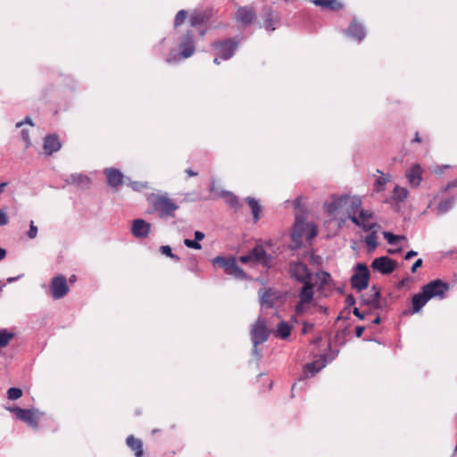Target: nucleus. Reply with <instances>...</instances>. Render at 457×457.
Here are the masks:
<instances>
[{
  "instance_id": "1",
  "label": "nucleus",
  "mask_w": 457,
  "mask_h": 457,
  "mask_svg": "<svg viewBox=\"0 0 457 457\" xmlns=\"http://www.w3.org/2000/svg\"><path fill=\"white\" fill-rule=\"evenodd\" d=\"M179 52L170 49L165 58L169 64L178 63L184 59H187L195 53V35L192 30H187L179 37L178 44Z\"/></svg>"
},
{
  "instance_id": "2",
  "label": "nucleus",
  "mask_w": 457,
  "mask_h": 457,
  "mask_svg": "<svg viewBox=\"0 0 457 457\" xmlns=\"http://www.w3.org/2000/svg\"><path fill=\"white\" fill-rule=\"evenodd\" d=\"M147 201L153 208L154 212H158L161 219H169L175 217V212L179 209V205L168 195L151 194L147 197Z\"/></svg>"
},
{
  "instance_id": "3",
  "label": "nucleus",
  "mask_w": 457,
  "mask_h": 457,
  "mask_svg": "<svg viewBox=\"0 0 457 457\" xmlns=\"http://www.w3.org/2000/svg\"><path fill=\"white\" fill-rule=\"evenodd\" d=\"M287 272L290 278L302 284V287L314 289L312 275L305 263L299 261H292L288 263Z\"/></svg>"
},
{
  "instance_id": "4",
  "label": "nucleus",
  "mask_w": 457,
  "mask_h": 457,
  "mask_svg": "<svg viewBox=\"0 0 457 457\" xmlns=\"http://www.w3.org/2000/svg\"><path fill=\"white\" fill-rule=\"evenodd\" d=\"M345 213L353 224L365 232H370L378 227V224H364L361 222L360 219L357 217L360 210H361V199L359 196L348 195Z\"/></svg>"
},
{
  "instance_id": "5",
  "label": "nucleus",
  "mask_w": 457,
  "mask_h": 457,
  "mask_svg": "<svg viewBox=\"0 0 457 457\" xmlns=\"http://www.w3.org/2000/svg\"><path fill=\"white\" fill-rule=\"evenodd\" d=\"M239 43L240 40L237 37L227 38L213 42L212 47L222 61H227L233 57L238 48Z\"/></svg>"
},
{
  "instance_id": "6",
  "label": "nucleus",
  "mask_w": 457,
  "mask_h": 457,
  "mask_svg": "<svg viewBox=\"0 0 457 457\" xmlns=\"http://www.w3.org/2000/svg\"><path fill=\"white\" fill-rule=\"evenodd\" d=\"M8 410L16 415V418L27 423L31 428H38V420L42 413L37 409H22L21 407H12Z\"/></svg>"
},
{
  "instance_id": "7",
  "label": "nucleus",
  "mask_w": 457,
  "mask_h": 457,
  "mask_svg": "<svg viewBox=\"0 0 457 457\" xmlns=\"http://www.w3.org/2000/svg\"><path fill=\"white\" fill-rule=\"evenodd\" d=\"M370 270L363 263H357L354 273L351 277L350 282L353 288L358 292H361L369 286Z\"/></svg>"
},
{
  "instance_id": "8",
  "label": "nucleus",
  "mask_w": 457,
  "mask_h": 457,
  "mask_svg": "<svg viewBox=\"0 0 457 457\" xmlns=\"http://www.w3.org/2000/svg\"><path fill=\"white\" fill-rule=\"evenodd\" d=\"M449 284L441 279H434L421 287L424 294L427 295L428 299L436 298L443 300L446 296L449 290Z\"/></svg>"
},
{
  "instance_id": "9",
  "label": "nucleus",
  "mask_w": 457,
  "mask_h": 457,
  "mask_svg": "<svg viewBox=\"0 0 457 457\" xmlns=\"http://www.w3.org/2000/svg\"><path fill=\"white\" fill-rule=\"evenodd\" d=\"M299 301L295 304V311L296 315L303 316L307 312L314 296V289L307 287H302L299 290Z\"/></svg>"
},
{
  "instance_id": "10",
  "label": "nucleus",
  "mask_w": 457,
  "mask_h": 457,
  "mask_svg": "<svg viewBox=\"0 0 457 457\" xmlns=\"http://www.w3.org/2000/svg\"><path fill=\"white\" fill-rule=\"evenodd\" d=\"M270 331L267 328L266 321L259 317L251 329V340L253 345H261L268 340Z\"/></svg>"
},
{
  "instance_id": "11",
  "label": "nucleus",
  "mask_w": 457,
  "mask_h": 457,
  "mask_svg": "<svg viewBox=\"0 0 457 457\" xmlns=\"http://www.w3.org/2000/svg\"><path fill=\"white\" fill-rule=\"evenodd\" d=\"M51 295L54 299H61L69 292L67 279L63 275L54 277L50 283Z\"/></svg>"
},
{
  "instance_id": "12",
  "label": "nucleus",
  "mask_w": 457,
  "mask_h": 457,
  "mask_svg": "<svg viewBox=\"0 0 457 457\" xmlns=\"http://www.w3.org/2000/svg\"><path fill=\"white\" fill-rule=\"evenodd\" d=\"M234 20L244 26H249L256 20V13L252 5H245L237 7Z\"/></svg>"
},
{
  "instance_id": "13",
  "label": "nucleus",
  "mask_w": 457,
  "mask_h": 457,
  "mask_svg": "<svg viewBox=\"0 0 457 457\" xmlns=\"http://www.w3.org/2000/svg\"><path fill=\"white\" fill-rule=\"evenodd\" d=\"M396 266V262L387 256H380L372 261L371 268L381 274L392 273Z\"/></svg>"
},
{
  "instance_id": "14",
  "label": "nucleus",
  "mask_w": 457,
  "mask_h": 457,
  "mask_svg": "<svg viewBox=\"0 0 457 457\" xmlns=\"http://www.w3.org/2000/svg\"><path fill=\"white\" fill-rule=\"evenodd\" d=\"M345 34L353 40L361 42L366 37V29L356 18H353L349 27L345 30Z\"/></svg>"
},
{
  "instance_id": "15",
  "label": "nucleus",
  "mask_w": 457,
  "mask_h": 457,
  "mask_svg": "<svg viewBox=\"0 0 457 457\" xmlns=\"http://www.w3.org/2000/svg\"><path fill=\"white\" fill-rule=\"evenodd\" d=\"M327 363H328L327 355L325 353H323L320 355L319 360L306 363L303 366V377L305 378L313 377L316 373H318L324 367H326Z\"/></svg>"
},
{
  "instance_id": "16",
  "label": "nucleus",
  "mask_w": 457,
  "mask_h": 457,
  "mask_svg": "<svg viewBox=\"0 0 457 457\" xmlns=\"http://www.w3.org/2000/svg\"><path fill=\"white\" fill-rule=\"evenodd\" d=\"M361 304L368 305L372 309L378 310L382 307L381 294L376 286L370 288V294L361 295Z\"/></svg>"
},
{
  "instance_id": "17",
  "label": "nucleus",
  "mask_w": 457,
  "mask_h": 457,
  "mask_svg": "<svg viewBox=\"0 0 457 457\" xmlns=\"http://www.w3.org/2000/svg\"><path fill=\"white\" fill-rule=\"evenodd\" d=\"M348 195H342L340 196L333 195L332 201L325 204L326 211L332 215H336L339 211L346 210Z\"/></svg>"
},
{
  "instance_id": "18",
  "label": "nucleus",
  "mask_w": 457,
  "mask_h": 457,
  "mask_svg": "<svg viewBox=\"0 0 457 457\" xmlns=\"http://www.w3.org/2000/svg\"><path fill=\"white\" fill-rule=\"evenodd\" d=\"M279 17L269 6L263 9V28L270 32L274 31L279 24Z\"/></svg>"
},
{
  "instance_id": "19",
  "label": "nucleus",
  "mask_w": 457,
  "mask_h": 457,
  "mask_svg": "<svg viewBox=\"0 0 457 457\" xmlns=\"http://www.w3.org/2000/svg\"><path fill=\"white\" fill-rule=\"evenodd\" d=\"M104 174L107 178V184L111 187L116 188L126 182L127 178L117 169L107 168L104 170Z\"/></svg>"
},
{
  "instance_id": "20",
  "label": "nucleus",
  "mask_w": 457,
  "mask_h": 457,
  "mask_svg": "<svg viewBox=\"0 0 457 457\" xmlns=\"http://www.w3.org/2000/svg\"><path fill=\"white\" fill-rule=\"evenodd\" d=\"M151 229L150 223L146 222L142 219H137L133 221L131 232L134 237L138 238L146 237Z\"/></svg>"
},
{
  "instance_id": "21",
  "label": "nucleus",
  "mask_w": 457,
  "mask_h": 457,
  "mask_svg": "<svg viewBox=\"0 0 457 457\" xmlns=\"http://www.w3.org/2000/svg\"><path fill=\"white\" fill-rule=\"evenodd\" d=\"M64 181L69 185H76L83 190L87 189L91 183L90 179L81 173L71 174L64 179Z\"/></svg>"
},
{
  "instance_id": "22",
  "label": "nucleus",
  "mask_w": 457,
  "mask_h": 457,
  "mask_svg": "<svg viewBox=\"0 0 457 457\" xmlns=\"http://www.w3.org/2000/svg\"><path fill=\"white\" fill-rule=\"evenodd\" d=\"M405 177L411 186L417 187L422 181V170L420 164L412 165L405 172Z\"/></svg>"
},
{
  "instance_id": "23",
  "label": "nucleus",
  "mask_w": 457,
  "mask_h": 457,
  "mask_svg": "<svg viewBox=\"0 0 457 457\" xmlns=\"http://www.w3.org/2000/svg\"><path fill=\"white\" fill-rule=\"evenodd\" d=\"M252 261L254 262H260L264 266H269L271 256L266 253L262 245H256L249 252Z\"/></svg>"
},
{
  "instance_id": "24",
  "label": "nucleus",
  "mask_w": 457,
  "mask_h": 457,
  "mask_svg": "<svg viewBox=\"0 0 457 457\" xmlns=\"http://www.w3.org/2000/svg\"><path fill=\"white\" fill-rule=\"evenodd\" d=\"M62 147V144L55 135H47L44 138V151L46 154L51 155L52 154L59 151Z\"/></svg>"
},
{
  "instance_id": "25",
  "label": "nucleus",
  "mask_w": 457,
  "mask_h": 457,
  "mask_svg": "<svg viewBox=\"0 0 457 457\" xmlns=\"http://www.w3.org/2000/svg\"><path fill=\"white\" fill-rule=\"evenodd\" d=\"M428 301V297L427 296L426 294L423 293L422 290H420V293L415 294L411 297V313L414 314L420 312Z\"/></svg>"
},
{
  "instance_id": "26",
  "label": "nucleus",
  "mask_w": 457,
  "mask_h": 457,
  "mask_svg": "<svg viewBox=\"0 0 457 457\" xmlns=\"http://www.w3.org/2000/svg\"><path fill=\"white\" fill-rule=\"evenodd\" d=\"M316 6L330 10L339 11L344 8V4L339 0H310Z\"/></svg>"
},
{
  "instance_id": "27",
  "label": "nucleus",
  "mask_w": 457,
  "mask_h": 457,
  "mask_svg": "<svg viewBox=\"0 0 457 457\" xmlns=\"http://www.w3.org/2000/svg\"><path fill=\"white\" fill-rule=\"evenodd\" d=\"M127 445L134 452L136 457H142L143 444L140 439L129 436L126 440Z\"/></svg>"
},
{
  "instance_id": "28",
  "label": "nucleus",
  "mask_w": 457,
  "mask_h": 457,
  "mask_svg": "<svg viewBox=\"0 0 457 457\" xmlns=\"http://www.w3.org/2000/svg\"><path fill=\"white\" fill-rule=\"evenodd\" d=\"M226 273L228 275L233 276L237 279H245L247 277L243 269L239 267L238 264L237 263L236 258L234 259V261H231V264L227 269Z\"/></svg>"
},
{
  "instance_id": "29",
  "label": "nucleus",
  "mask_w": 457,
  "mask_h": 457,
  "mask_svg": "<svg viewBox=\"0 0 457 457\" xmlns=\"http://www.w3.org/2000/svg\"><path fill=\"white\" fill-rule=\"evenodd\" d=\"M245 202L248 204L251 208L253 219L254 222H257L260 219V213L262 211V207L259 204L258 201L254 197L248 196L245 198Z\"/></svg>"
},
{
  "instance_id": "30",
  "label": "nucleus",
  "mask_w": 457,
  "mask_h": 457,
  "mask_svg": "<svg viewBox=\"0 0 457 457\" xmlns=\"http://www.w3.org/2000/svg\"><path fill=\"white\" fill-rule=\"evenodd\" d=\"M457 197L452 196L445 200H442L437 205V211L440 214H445L453 208L455 205Z\"/></svg>"
},
{
  "instance_id": "31",
  "label": "nucleus",
  "mask_w": 457,
  "mask_h": 457,
  "mask_svg": "<svg viewBox=\"0 0 457 457\" xmlns=\"http://www.w3.org/2000/svg\"><path fill=\"white\" fill-rule=\"evenodd\" d=\"M292 331V327L287 321H281L277 325L276 336L281 339H287Z\"/></svg>"
},
{
  "instance_id": "32",
  "label": "nucleus",
  "mask_w": 457,
  "mask_h": 457,
  "mask_svg": "<svg viewBox=\"0 0 457 457\" xmlns=\"http://www.w3.org/2000/svg\"><path fill=\"white\" fill-rule=\"evenodd\" d=\"M225 196V202L227 204L230 205L236 210H238L242 205L239 203V199L236 195H234L232 192L225 191L222 195Z\"/></svg>"
},
{
  "instance_id": "33",
  "label": "nucleus",
  "mask_w": 457,
  "mask_h": 457,
  "mask_svg": "<svg viewBox=\"0 0 457 457\" xmlns=\"http://www.w3.org/2000/svg\"><path fill=\"white\" fill-rule=\"evenodd\" d=\"M409 191L405 187L396 186L393 191V199L395 202H403L407 198Z\"/></svg>"
},
{
  "instance_id": "34",
  "label": "nucleus",
  "mask_w": 457,
  "mask_h": 457,
  "mask_svg": "<svg viewBox=\"0 0 457 457\" xmlns=\"http://www.w3.org/2000/svg\"><path fill=\"white\" fill-rule=\"evenodd\" d=\"M14 337V333L5 328L0 329V349L7 346L10 341Z\"/></svg>"
},
{
  "instance_id": "35",
  "label": "nucleus",
  "mask_w": 457,
  "mask_h": 457,
  "mask_svg": "<svg viewBox=\"0 0 457 457\" xmlns=\"http://www.w3.org/2000/svg\"><path fill=\"white\" fill-rule=\"evenodd\" d=\"M383 237L391 245H395L398 244L399 241L404 240L406 238L404 236H396L389 231H384Z\"/></svg>"
},
{
  "instance_id": "36",
  "label": "nucleus",
  "mask_w": 457,
  "mask_h": 457,
  "mask_svg": "<svg viewBox=\"0 0 457 457\" xmlns=\"http://www.w3.org/2000/svg\"><path fill=\"white\" fill-rule=\"evenodd\" d=\"M234 259H235V257L226 258L223 256H217V257L213 258L212 262L214 265H216V264L220 265L224 269V271L226 272L227 269L231 264V261H234Z\"/></svg>"
},
{
  "instance_id": "37",
  "label": "nucleus",
  "mask_w": 457,
  "mask_h": 457,
  "mask_svg": "<svg viewBox=\"0 0 457 457\" xmlns=\"http://www.w3.org/2000/svg\"><path fill=\"white\" fill-rule=\"evenodd\" d=\"M205 16L201 12H194L190 16L189 22L191 27H198L205 22Z\"/></svg>"
},
{
  "instance_id": "38",
  "label": "nucleus",
  "mask_w": 457,
  "mask_h": 457,
  "mask_svg": "<svg viewBox=\"0 0 457 457\" xmlns=\"http://www.w3.org/2000/svg\"><path fill=\"white\" fill-rule=\"evenodd\" d=\"M125 184L129 186L134 191L137 192L149 187L147 182L131 181L129 178L126 179Z\"/></svg>"
},
{
  "instance_id": "39",
  "label": "nucleus",
  "mask_w": 457,
  "mask_h": 457,
  "mask_svg": "<svg viewBox=\"0 0 457 457\" xmlns=\"http://www.w3.org/2000/svg\"><path fill=\"white\" fill-rule=\"evenodd\" d=\"M357 217L360 219L361 222H363L364 224H370L369 220L374 218V213L372 211L361 208Z\"/></svg>"
},
{
  "instance_id": "40",
  "label": "nucleus",
  "mask_w": 457,
  "mask_h": 457,
  "mask_svg": "<svg viewBox=\"0 0 457 457\" xmlns=\"http://www.w3.org/2000/svg\"><path fill=\"white\" fill-rule=\"evenodd\" d=\"M373 228L370 234L365 238V243L369 250H374L377 247L376 231Z\"/></svg>"
},
{
  "instance_id": "41",
  "label": "nucleus",
  "mask_w": 457,
  "mask_h": 457,
  "mask_svg": "<svg viewBox=\"0 0 457 457\" xmlns=\"http://www.w3.org/2000/svg\"><path fill=\"white\" fill-rule=\"evenodd\" d=\"M159 251L162 254L166 255L176 262L179 261V257L172 253V249L170 245H162Z\"/></svg>"
},
{
  "instance_id": "42",
  "label": "nucleus",
  "mask_w": 457,
  "mask_h": 457,
  "mask_svg": "<svg viewBox=\"0 0 457 457\" xmlns=\"http://www.w3.org/2000/svg\"><path fill=\"white\" fill-rule=\"evenodd\" d=\"M187 17V12L185 10H180L177 12L174 20V27L178 28L180 25H182L185 21V20Z\"/></svg>"
},
{
  "instance_id": "43",
  "label": "nucleus",
  "mask_w": 457,
  "mask_h": 457,
  "mask_svg": "<svg viewBox=\"0 0 457 457\" xmlns=\"http://www.w3.org/2000/svg\"><path fill=\"white\" fill-rule=\"evenodd\" d=\"M389 181V178L387 176H381L375 181V190L377 192H381L385 189L386 184Z\"/></svg>"
},
{
  "instance_id": "44",
  "label": "nucleus",
  "mask_w": 457,
  "mask_h": 457,
  "mask_svg": "<svg viewBox=\"0 0 457 457\" xmlns=\"http://www.w3.org/2000/svg\"><path fill=\"white\" fill-rule=\"evenodd\" d=\"M21 395H22V391H21V389H20L18 387H11L7 391V397L10 400H17V399L21 398Z\"/></svg>"
},
{
  "instance_id": "45",
  "label": "nucleus",
  "mask_w": 457,
  "mask_h": 457,
  "mask_svg": "<svg viewBox=\"0 0 457 457\" xmlns=\"http://www.w3.org/2000/svg\"><path fill=\"white\" fill-rule=\"evenodd\" d=\"M184 245L187 247L192 248L195 250H200L202 248L201 244L196 242L195 239L192 240V239L186 238V239H184Z\"/></svg>"
},
{
  "instance_id": "46",
  "label": "nucleus",
  "mask_w": 457,
  "mask_h": 457,
  "mask_svg": "<svg viewBox=\"0 0 457 457\" xmlns=\"http://www.w3.org/2000/svg\"><path fill=\"white\" fill-rule=\"evenodd\" d=\"M37 235V227L34 224V222L31 220L29 224V229L27 233V236L29 238L33 239Z\"/></svg>"
},
{
  "instance_id": "47",
  "label": "nucleus",
  "mask_w": 457,
  "mask_h": 457,
  "mask_svg": "<svg viewBox=\"0 0 457 457\" xmlns=\"http://www.w3.org/2000/svg\"><path fill=\"white\" fill-rule=\"evenodd\" d=\"M270 296H271V295H270V291H268V290L264 291L261 297V303L267 304L268 306H271V303H270Z\"/></svg>"
},
{
  "instance_id": "48",
  "label": "nucleus",
  "mask_w": 457,
  "mask_h": 457,
  "mask_svg": "<svg viewBox=\"0 0 457 457\" xmlns=\"http://www.w3.org/2000/svg\"><path fill=\"white\" fill-rule=\"evenodd\" d=\"M302 234L298 230L297 227L295 228L294 231L292 232L291 238L294 242L296 244H299L301 242Z\"/></svg>"
},
{
  "instance_id": "49",
  "label": "nucleus",
  "mask_w": 457,
  "mask_h": 457,
  "mask_svg": "<svg viewBox=\"0 0 457 457\" xmlns=\"http://www.w3.org/2000/svg\"><path fill=\"white\" fill-rule=\"evenodd\" d=\"M21 137H22L23 141L25 142L26 147H29L31 145V141H30V137H29V133L27 129L21 130Z\"/></svg>"
},
{
  "instance_id": "50",
  "label": "nucleus",
  "mask_w": 457,
  "mask_h": 457,
  "mask_svg": "<svg viewBox=\"0 0 457 457\" xmlns=\"http://www.w3.org/2000/svg\"><path fill=\"white\" fill-rule=\"evenodd\" d=\"M9 222V218L6 214V212L0 209V227L4 226Z\"/></svg>"
},
{
  "instance_id": "51",
  "label": "nucleus",
  "mask_w": 457,
  "mask_h": 457,
  "mask_svg": "<svg viewBox=\"0 0 457 457\" xmlns=\"http://www.w3.org/2000/svg\"><path fill=\"white\" fill-rule=\"evenodd\" d=\"M258 345H253L252 354L253 356L255 357L257 361H260L262 358V354L260 350L258 349Z\"/></svg>"
},
{
  "instance_id": "52",
  "label": "nucleus",
  "mask_w": 457,
  "mask_h": 457,
  "mask_svg": "<svg viewBox=\"0 0 457 457\" xmlns=\"http://www.w3.org/2000/svg\"><path fill=\"white\" fill-rule=\"evenodd\" d=\"M457 187V178L450 182L443 188V192H447L448 190Z\"/></svg>"
},
{
  "instance_id": "53",
  "label": "nucleus",
  "mask_w": 457,
  "mask_h": 457,
  "mask_svg": "<svg viewBox=\"0 0 457 457\" xmlns=\"http://www.w3.org/2000/svg\"><path fill=\"white\" fill-rule=\"evenodd\" d=\"M317 235V229L313 225H310L309 233L307 236L308 240H312L313 237H315Z\"/></svg>"
},
{
  "instance_id": "54",
  "label": "nucleus",
  "mask_w": 457,
  "mask_h": 457,
  "mask_svg": "<svg viewBox=\"0 0 457 457\" xmlns=\"http://www.w3.org/2000/svg\"><path fill=\"white\" fill-rule=\"evenodd\" d=\"M345 304H346L347 307L353 306V305L355 304V298H354V296L353 295L350 294V295H346V297H345Z\"/></svg>"
},
{
  "instance_id": "55",
  "label": "nucleus",
  "mask_w": 457,
  "mask_h": 457,
  "mask_svg": "<svg viewBox=\"0 0 457 457\" xmlns=\"http://www.w3.org/2000/svg\"><path fill=\"white\" fill-rule=\"evenodd\" d=\"M330 279H331V276H330V274L328 272H327V271H322L321 272V282H322V284H328Z\"/></svg>"
},
{
  "instance_id": "56",
  "label": "nucleus",
  "mask_w": 457,
  "mask_h": 457,
  "mask_svg": "<svg viewBox=\"0 0 457 457\" xmlns=\"http://www.w3.org/2000/svg\"><path fill=\"white\" fill-rule=\"evenodd\" d=\"M422 263H423V262H422L421 259L416 260L415 262L413 263V265L411 268V271L412 273L416 272L417 269L422 266Z\"/></svg>"
},
{
  "instance_id": "57",
  "label": "nucleus",
  "mask_w": 457,
  "mask_h": 457,
  "mask_svg": "<svg viewBox=\"0 0 457 457\" xmlns=\"http://www.w3.org/2000/svg\"><path fill=\"white\" fill-rule=\"evenodd\" d=\"M312 328H313V324L308 323V322H303V328H302V333L303 334H306Z\"/></svg>"
},
{
  "instance_id": "58",
  "label": "nucleus",
  "mask_w": 457,
  "mask_h": 457,
  "mask_svg": "<svg viewBox=\"0 0 457 457\" xmlns=\"http://www.w3.org/2000/svg\"><path fill=\"white\" fill-rule=\"evenodd\" d=\"M239 260H240V262H241L242 263H248V262H253V261H252V257H251V255H250V253H248L247 254H245V255H242V256H240Z\"/></svg>"
},
{
  "instance_id": "59",
  "label": "nucleus",
  "mask_w": 457,
  "mask_h": 457,
  "mask_svg": "<svg viewBox=\"0 0 457 457\" xmlns=\"http://www.w3.org/2000/svg\"><path fill=\"white\" fill-rule=\"evenodd\" d=\"M195 240L199 243V241H202L204 238V234L202 231H195Z\"/></svg>"
},
{
  "instance_id": "60",
  "label": "nucleus",
  "mask_w": 457,
  "mask_h": 457,
  "mask_svg": "<svg viewBox=\"0 0 457 457\" xmlns=\"http://www.w3.org/2000/svg\"><path fill=\"white\" fill-rule=\"evenodd\" d=\"M353 313L358 317L360 320H363L365 315L363 312H361L360 310L357 307H354L353 310Z\"/></svg>"
},
{
  "instance_id": "61",
  "label": "nucleus",
  "mask_w": 457,
  "mask_h": 457,
  "mask_svg": "<svg viewBox=\"0 0 457 457\" xmlns=\"http://www.w3.org/2000/svg\"><path fill=\"white\" fill-rule=\"evenodd\" d=\"M23 124H29V125H33L32 123V120L29 117H26L25 120L23 121H20L16 124V127L17 128H20L21 127Z\"/></svg>"
},
{
  "instance_id": "62",
  "label": "nucleus",
  "mask_w": 457,
  "mask_h": 457,
  "mask_svg": "<svg viewBox=\"0 0 457 457\" xmlns=\"http://www.w3.org/2000/svg\"><path fill=\"white\" fill-rule=\"evenodd\" d=\"M418 254V253L414 250H411L409 252L406 253L405 256H404V259L405 260H410L411 259L412 257H415L416 255Z\"/></svg>"
},
{
  "instance_id": "63",
  "label": "nucleus",
  "mask_w": 457,
  "mask_h": 457,
  "mask_svg": "<svg viewBox=\"0 0 457 457\" xmlns=\"http://www.w3.org/2000/svg\"><path fill=\"white\" fill-rule=\"evenodd\" d=\"M364 329H365V328H364V327H362V326H357V327L355 328V335H356V337H361V335H362V333H363V331H364Z\"/></svg>"
},
{
  "instance_id": "64",
  "label": "nucleus",
  "mask_w": 457,
  "mask_h": 457,
  "mask_svg": "<svg viewBox=\"0 0 457 457\" xmlns=\"http://www.w3.org/2000/svg\"><path fill=\"white\" fill-rule=\"evenodd\" d=\"M22 277V275H19L17 277H10L7 278V283H12L18 279H20Z\"/></svg>"
}]
</instances>
